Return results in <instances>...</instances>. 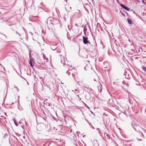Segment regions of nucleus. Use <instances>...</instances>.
Masks as SVG:
<instances>
[{"mask_svg": "<svg viewBox=\"0 0 146 146\" xmlns=\"http://www.w3.org/2000/svg\"><path fill=\"white\" fill-rule=\"evenodd\" d=\"M66 67L68 68V70L66 72V73L68 74V76H69L70 74H71L73 78V79L75 81L76 80V75L77 73H76V70L73 68L72 66L67 65Z\"/></svg>", "mask_w": 146, "mask_h": 146, "instance_id": "obj_1", "label": "nucleus"}, {"mask_svg": "<svg viewBox=\"0 0 146 146\" xmlns=\"http://www.w3.org/2000/svg\"><path fill=\"white\" fill-rule=\"evenodd\" d=\"M24 123H25L26 125V126H27V123L26 122H25V119H22L19 122V123L20 124H22L21 125V126L23 128H24V127L25 126L24 125Z\"/></svg>", "mask_w": 146, "mask_h": 146, "instance_id": "obj_2", "label": "nucleus"}, {"mask_svg": "<svg viewBox=\"0 0 146 146\" xmlns=\"http://www.w3.org/2000/svg\"><path fill=\"white\" fill-rule=\"evenodd\" d=\"M83 42L84 44H86L88 43H89L90 44V43L89 40H88V38L87 37H86L84 36H83Z\"/></svg>", "mask_w": 146, "mask_h": 146, "instance_id": "obj_3", "label": "nucleus"}, {"mask_svg": "<svg viewBox=\"0 0 146 146\" xmlns=\"http://www.w3.org/2000/svg\"><path fill=\"white\" fill-rule=\"evenodd\" d=\"M133 127L134 130L137 131H139V128L140 127L137 124H134L133 125Z\"/></svg>", "mask_w": 146, "mask_h": 146, "instance_id": "obj_4", "label": "nucleus"}, {"mask_svg": "<svg viewBox=\"0 0 146 146\" xmlns=\"http://www.w3.org/2000/svg\"><path fill=\"white\" fill-rule=\"evenodd\" d=\"M61 62L62 64H63L65 66H67V65H68V64H66V61L65 60V58L63 56H61Z\"/></svg>", "mask_w": 146, "mask_h": 146, "instance_id": "obj_5", "label": "nucleus"}, {"mask_svg": "<svg viewBox=\"0 0 146 146\" xmlns=\"http://www.w3.org/2000/svg\"><path fill=\"white\" fill-rule=\"evenodd\" d=\"M98 89L100 92H101L102 90V85L100 84L98 87Z\"/></svg>", "mask_w": 146, "mask_h": 146, "instance_id": "obj_6", "label": "nucleus"}, {"mask_svg": "<svg viewBox=\"0 0 146 146\" xmlns=\"http://www.w3.org/2000/svg\"><path fill=\"white\" fill-rule=\"evenodd\" d=\"M53 25L52 24H50L48 26V29L50 30H52V27H53Z\"/></svg>", "mask_w": 146, "mask_h": 146, "instance_id": "obj_7", "label": "nucleus"}, {"mask_svg": "<svg viewBox=\"0 0 146 146\" xmlns=\"http://www.w3.org/2000/svg\"><path fill=\"white\" fill-rule=\"evenodd\" d=\"M51 49L53 50H55L57 48L56 46H54V45H52L51 47Z\"/></svg>", "mask_w": 146, "mask_h": 146, "instance_id": "obj_8", "label": "nucleus"}, {"mask_svg": "<svg viewBox=\"0 0 146 146\" xmlns=\"http://www.w3.org/2000/svg\"><path fill=\"white\" fill-rule=\"evenodd\" d=\"M110 102H112V100H109V101L108 102V104L110 105L111 106H113V103L112 102L110 103Z\"/></svg>", "mask_w": 146, "mask_h": 146, "instance_id": "obj_9", "label": "nucleus"}, {"mask_svg": "<svg viewBox=\"0 0 146 146\" xmlns=\"http://www.w3.org/2000/svg\"><path fill=\"white\" fill-rule=\"evenodd\" d=\"M127 20L128 23L129 24H132V21L131 19H129V18H128Z\"/></svg>", "mask_w": 146, "mask_h": 146, "instance_id": "obj_10", "label": "nucleus"}, {"mask_svg": "<svg viewBox=\"0 0 146 146\" xmlns=\"http://www.w3.org/2000/svg\"><path fill=\"white\" fill-rule=\"evenodd\" d=\"M87 28L85 26L84 28V32L85 35H86V32L87 31Z\"/></svg>", "mask_w": 146, "mask_h": 146, "instance_id": "obj_11", "label": "nucleus"}, {"mask_svg": "<svg viewBox=\"0 0 146 146\" xmlns=\"http://www.w3.org/2000/svg\"><path fill=\"white\" fill-rule=\"evenodd\" d=\"M142 70L145 72H146V67L143 66H141Z\"/></svg>", "mask_w": 146, "mask_h": 146, "instance_id": "obj_12", "label": "nucleus"}, {"mask_svg": "<svg viewBox=\"0 0 146 146\" xmlns=\"http://www.w3.org/2000/svg\"><path fill=\"white\" fill-rule=\"evenodd\" d=\"M13 121H14V123L15 124V125L16 126H18V124L17 123L16 121L15 120V119H13Z\"/></svg>", "mask_w": 146, "mask_h": 146, "instance_id": "obj_13", "label": "nucleus"}, {"mask_svg": "<svg viewBox=\"0 0 146 146\" xmlns=\"http://www.w3.org/2000/svg\"><path fill=\"white\" fill-rule=\"evenodd\" d=\"M29 63H30V64L31 66V67H33V64H32V61H31V59H30V61H29Z\"/></svg>", "mask_w": 146, "mask_h": 146, "instance_id": "obj_14", "label": "nucleus"}, {"mask_svg": "<svg viewBox=\"0 0 146 146\" xmlns=\"http://www.w3.org/2000/svg\"><path fill=\"white\" fill-rule=\"evenodd\" d=\"M43 58L46 59L47 60L46 62H47V60H48V59L47 58H46V56L44 54H43Z\"/></svg>", "mask_w": 146, "mask_h": 146, "instance_id": "obj_15", "label": "nucleus"}, {"mask_svg": "<svg viewBox=\"0 0 146 146\" xmlns=\"http://www.w3.org/2000/svg\"><path fill=\"white\" fill-rule=\"evenodd\" d=\"M120 5L124 9V8L126 7L125 5H123L122 3H121L120 4Z\"/></svg>", "mask_w": 146, "mask_h": 146, "instance_id": "obj_16", "label": "nucleus"}, {"mask_svg": "<svg viewBox=\"0 0 146 146\" xmlns=\"http://www.w3.org/2000/svg\"><path fill=\"white\" fill-rule=\"evenodd\" d=\"M124 9L127 11H129V9L127 7H125Z\"/></svg>", "mask_w": 146, "mask_h": 146, "instance_id": "obj_17", "label": "nucleus"}, {"mask_svg": "<svg viewBox=\"0 0 146 146\" xmlns=\"http://www.w3.org/2000/svg\"><path fill=\"white\" fill-rule=\"evenodd\" d=\"M10 23V22H7V25H9V26H10L11 25H13V24H12L11 23L10 24H9V23Z\"/></svg>", "mask_w": 146, "mask_h": 146, "instance_id": "obj_18", "label": "nucleus"}, {"mask_svg": "<svg viewBox=\"0 0 146 146\" xmlns=\"http://www.w3.org/2000/svg\"><path fill=\"white\" fill-rule=\"evenodd\" d=\"M85 88L88 89V90H89L91 92H92V91H93V90L91 89H90V88H88L86 87H85Z\"/></svg>", "mask_w": 146, "mask_h": 146, "instance_id": "obj_19", "label": "nucleus"}, {"mask_svg": "<svg viewBox=\"0 0 146 146\" xmlns=\"http://www.w3.org/2000/svg\"><path fill=\"white\" fill-rule=\"evenodd\" d=\"M67 38H68V39H69L70 38V35L69 34H68V33H67Z\"/></svg>", "mask_w": 146, "mask_h": 146, "instance_id": "obj_20", "label": "nucleus"}, {"mask_svg": "<svg viewBox=\"0 0 146 146\" xmlns=\"http://www.w3.org/2000/svg\"><path fill=\"white\" fill-rule=\"evenodd\" d=\"M78 54H79V55H80V56H81V57H84V58L85 57V56H84L82 55H80V52H78Z\"/></svg>", "mask_w": 146, "mask_h": 146, "instance_id": "obj_21", "label": "nucleus"}, {"mask_svg": "<svg viewBox=\"0 0 146 146\" xmlns=\"http://www.w3.org/2000/svg\"><path fill=\"white\" fill-rule=\"evenodd\" d=\"M39 78L40 79V80H41L43 82L44 80H43V78H42V77H40Z\"/></svg>", "mask_w": 146, "mask_h": 146, "instance_id": "obj_22", "label": "nucleus"}, {"mask_svg": "<svg viewBox=\"0 0 146 146\" xmlns=\"http://www.w3.org/2000/svg\"><path fill=\"white\" fill-rule=\"evenodd\" d=\"M7 92H6V95H7V92L8 89V87H9V86H7Z\"/></svg>", "mask_w": 146, "mask_h": 146, "instance_id": "obj_23", "label": "nucleus"}, {"mask_svg": "<svg viewBox=\"0 0 146 146\" xmlns=\"http://www.w3.org/2000/svg\"><path fill=\"white\" fill-rule=\"evenodd\" d=\"M121 15L123 16L124 17H125V14H124V13H123V12H121Z\"/></svg>", "mask_w": 146, "mask_h": 146, "instance_id": "obj_24", "label": "nucleus"}, {"mask_svg": "<svg viewBox=\"0 0 146 146\" xmlns=\"http://www.w3.org/2000/svg\"><path fill=\"white\" fill-rule=\"evenodd\" d=\"M86 121L87 122L89 123L90 126H91V124L88 121L87 119H86Z\"/></svg>", "mask_w": 146, "mask_h": 146, "instance_id": "obj_25", "label": "nucleus"}, {"mask_svg": "<svg viewBox=\"0 0 146 146\" xmlns=\"http://www.w3.org/2000/svg\"><path fill=\"white\" fill-rule=\"evenodd\" d=\"M16 34H18L20 36V35L19 33L17 31L16 32Z\"/></svg>", "mask_w": 146, "mask_h": 146, "instance_id": "obj_26", "label": "nucleus"}, {"mask_svg": "<svg viewBox=\"0 0 146 146\" xmlns=\"http://www.w3.org/2000/svg\"><path fill=\"white\" fill-rule=\"evenodd\" d=\"M15 88L16 89H17V90L18 91H19V89L18 88L15 86Z\"/></svg>", "mask_w": 146, "mask_h": 146, "instance_id": "obj_27", "label": "nucleus"}, {"mask_svg": "<svg viewBox=\"0 0 146 146\" xmlns=\"http://www.w3.org/2000/svg\"><path fill=\"white\" fill-rule=\"evenodd\" d=\"M101 131H99L98 132H99V133L100 134V135H101V136H102L101 135Z\"/></svg>", "mask_w": 146, "mask_h": 146, "instance_id": "obj_28", "label": "nucleus"}, {"mask_svg": "<svg viewBox=\"0 0 146 146\" xmlns=\"http://www.w3.org/2000/svg\"><path fill=\"white\" fill-rule=\"evenodd\" d=\"M92 128H93V129H94V127L92 125L90 126Z\"/></svg>", "mask_w": 146, "mask_h": 146, "instance_id": "obj_29", "label": "nucleus"}, {"mask_svg": "<svg viewBox=\"0 0 146 146\" xmlns=\"http://www.w3.org/2000/svg\"><path fill=\"white\" fill-rule=\"evenodd\" d=\"M7 135H8L7 133H5L4 135L5 136H7Z\"/></svg>", "mask_w": 146, "mask_h": 146, "instance_id": "obj_30", "label": "nucleus"}, {"mask_svg": "<svg viewBox=\"0 0 146 146\" xmlns=\"http://www.w3.org/2000/svg\"><path fill=\"white\" fill-rule=\"evenodd\" d=\"M1 34L2 35H3L5 37H6V36L5 35V34H3V33H1Z\"/></svg>", "mask_w": 146, "mask_h": 146, "instance_id": "obj_31", "label": "nucleus"}, {"mask_svg": "<svg viewBox=\"0 0 146 146\" xmlns=\"http://www.w3.org/2000/svg\"><path fill=\"white\" fill-rule=\"evenodd\" d=\"M107 135H108V134L107 133H104V136H107Z\"/></svg>", "mask_w": 146, "mask_h": 146, "instance_id": "obj_32", "label": "nucleus"}, {"mask_svg": "<svg viewBox=\"0 0 146 146\" xmlns=\"http://www.w3.org/2000/svg\"><path fill=\"white\" fill-rule=\"evenodd\" d=\"M96 129H97V130H98V131H100V129H99V128H97Z\"/></svg>", "mask_w": 146, "mask_h": 146, "instance_id": "obj_33", "label": "nucleus"}, {"mask_svg": "<svg viewBox=\"0 0 146 146\" xmlns=\"http://www.w3.org/2000/svg\"><path fill=\"white\" fill-rule=\"evenodd\" d=\"M137 140H139V141H141V139H139L138 138H137Z\"/></svg>", "mask_w": 146, "mask_h": 146, "instance_id": "obj_34", "label": "nucleus"}, {"mask_svg": "<svg viewBox=\"0 0 146 146\" xmlns=\"http://www.w3.org/2000/svg\"><path fill=\"white\" fill-rule=\"evenodd\" d=\"M47 105H48V106H49V105H50V103H47Z\"/></svg>", "mask_w": 146, "mask_h": 146, "instance_id": "obj_35", "label": "nucleus"}, {"mask_svg": "<svg viewBox=\"0 0 146 146\" xmlns=\"http://www.w3.org/2000/svg\"><path fill=\"white\" fill-rule=\"evenodd\" d=\"M3 69H4V71H5V68H4V67H3Z\"/></svg>", "mask_w": 146, "mask_h": 146, "instance_id": "obj_36", "label": "nucleus"}, {"mask_svg": "<svg viewBox=\"0 0 146 146\" xmlns=\"http://www.w3.org/2000/svg\"><path fill=\"white\" fill-rule=\"evenodd\" d=\"M75 25H76L77 27H78V25L77 24H75Z\"/></svg>", "mask_w": 146, "mask_h": 146, "instance_id": "obj_37", "label": "nucleus"}, {"mask_svg": "<svg viewBox=\"0 0 146 146\" xmlns=\"http://www.w3.org/2000/svg\"><path fill=\"white\" fill-rule=\"evenodd\" d=\"M104 67L105 68H108V67H107V66H105Z\"/></svg>", "mask_w": 146, "mask_h": 146, "instance_id": "obj_38", "label": "nucleus"}, {"mask_svg": "<svg viewBox=\"0 0 146 146\" xmlns=\"http://www.w3.org/2000/svg\"><path fill=\"white\" fill-rule=\"evenodd\" d=\"M131 50H132V51H133L134 52H135V51H133V49H131Z\"/></svg>", "mask_w": 146, "mask_h": 146, "instance_id": "obj_39", "label": "nucleus"}, {"mask_svg": "<svg viewBox=\"0 0 146 146\" xmlns=\"http://www.w3.org/2000/svg\"><path fill=\"white\" fill-rule=\"evenodd\" d=\"M142 1H143V2L144 3H145V2H144V1H143V0H142Z\"/></svg>", "mask_w": 146, "mask_h": 146, "instance_id": "obj_40", "label": "nucleus"}, {"mask_svg": "<svg viewBox=\"0 0 146 146\" xmlns=\"http://www.w3.org/2000/svg\"><path fill=\"white\" fill-rule=\"evenodd\" d=\"M142 136L143 137H144V135H143V134L142 133Z\"/></svg>", "mask_w": 146, "mask_h": 146, "instance_id": "obj_41", "label": "nucleus"}, {"mask_svg": "<svg viewBox=\"0 0 146 146\" xmlns=\"http://www.w3.org/2000/svg\"><path fill=\"white\" fill-rule=\"evenodd\" d=\"M79 82H78V84H79Z\"/></svg>", "mask_w": 146, "mask_h": 146, "instance_id": "obj_42", "label": "nucleus"}, {"mask_svg": "<svg viewBox=\"0 0 146 146\" xmlns=\"http://www.w3.org/2000/svg\"><path fill=\"white\" fill-rule=\"evenodd\" d=\"M61 83L62 84H63V83H62L61 82Z\"/></svg>", "mask_w": 146, "mask_h": 146, "instance_id": "obj_43", "label": "nucleus"}, {"mask_svg": "<svg viewBox=\"0 0 146 146\" xmlns=\"http://www.w3.org/2000/svg\"><path fill=\"white\" fill-rule=\"evenodd\" d=\"M72 100V98H71V100Z\"/></svg>", "mask_w": 146, "mask_h": 146, "instance_id": "obj_44", "label": "nucleus"}, {"mask_svg": "<svg viewBox=\"0 0 146 146\" xmlns=\"http://www.w3.org/2000/svg\"><path fill=\"white\" fill-rule=\"evenodd\" d=\"M41 5H42V3H41Z\"/></svg>", "mask_w": 146, "mask_h": 146, "instance_id": "obj_45", "label": "nucleus"}, {"mask_svg": "<svg viewBox=\"0 0 146 146\" xmlns=\"http://www.w3.org/2000/svg\"><path fill=\"white\" fill-rule=\"evenodd\" d=\"M0 65H1V66H2V65H1V64H0Z\"/></svg>", "mask_w": 146, "mask_h": 146, "instance_id": "obj_46", "label": "nucleus"}, {"mask_svg": "<svg viewBox=\"0 0 146 146\" xmlns=\"http://www.w3.org/2000/svg\"><path fill=\"white\" fill-rule=\"evenodd\" d=\"M19 96H18V98H19Z\"/></svg>", "mask_w": 146, "mask_h": 146, "instance_id": "obj_47", "label": "nucleus"}, {"mask_svg": "<svg viewBox=\"0 0 146 146\" xmlns=\"http://www.w3.org/2000/svg\"><path fill=\"white\" fill-rule=\"evenodd\" d=\"M145 100H146V98H145Z\"/></svg>", "mask_w": 146, "mask_h": 146, "instance_id": "obj_48", "label": "nucleus"}]
</instances>
